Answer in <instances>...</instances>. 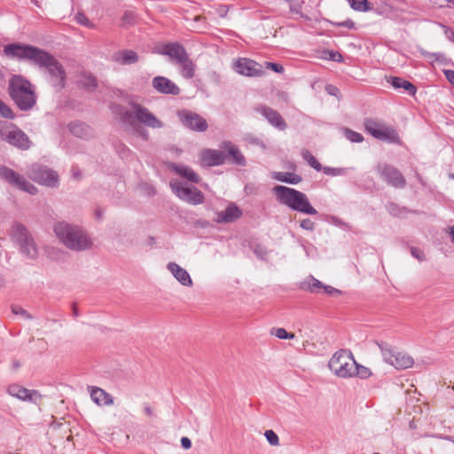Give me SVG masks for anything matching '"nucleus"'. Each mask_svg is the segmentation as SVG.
<instances>
[{
    "label": "nucleus",
    "mask_w": 454,
    "mask_h": 454,
    "mask_svg": "<svg viewBox=\"0 0 454 454\" xmlns=\"http://www.w3.org/2000/svg\"><path fill=\"white\" fill-rule=\"evenodd\" d=\"M301 156L304 160H306L309 165L317 171L322 170V165L317 161V160L310 153V152L307 149H303L301 151Z\"/></svg>",
    "instance_id": "nucleus-34"
},
{
    "label": "nucleus",
    "mask_w": 454,
    "mask_h": 454,
    "mask_svg": "<svg viewBox=\"0 0 454 454\" xmlns=\"http://www.w3.org/2000/svg\"><path fill=\"white\" fill-rule=\"evenodd\" d=\"M326 90L328 91V93L330 95H333V96H336L337 93L339 92V90L336 87L333 86V85L327 86L326 87Z\"/></svg>",
    "instance_id": "nucleus-54"
},
{
    "label": "nucleus",
    "mask_w": 454,
    "mask_h": 454,
    "mask_svg": "<svg viewBox=\"0 0 454 454\" xmlns=\"http://www.w3.org/2000/svg\"><path fill=\"white\" fill-rule=\"evenodd\" d=\"M168 168L180 176L186 178L192 183L198 184L200 182L199 176L188 166L170 163Z\"/></svg>",
    "instance_id": "nucleus-24"
},
{
    "label": "nucleus",
    "mask_w": 454,
    "mask_h": 454,
    "mask_svg": "<svg viewBox=\"0 0 454 454\" xmlns=\"http://www.w3.org/2000/svg\"><path fill=\"white\" fill-rule=\"evenodd\" d=\"M58 239L73 251H84L92 247V240L82 227L67 222H58L53 226Z\"/></svg>",
    "instance_id": "nucleus-2"
},
{
    "label": "nucleus",
    "mask_w": 454,
    "mask_h": 454,
    "mask_svg": "<svg viewBox=\"0 0 454 454\" xmlns=\"http://www.w3.org/2000/svg\"><path fill=\"white\" fill-rule=\"evenodd\" d=\"M265 65L268 68L273 70L276 73H283L284 67L281 65L272 63V62H265Z\"/></svg>",
    "instance_id": "nucleus-46"
},
{
    "label": "nucleus",
    "mask_w": 454,
    "mask_h": 454,
    "mask_svg": "<svg viewBox=\"0 0 454 454\" xmlns=\"http://www.w3.org/2000/svg\"><path fill=\"white\" fill-rule=\"evenodd\" d=\"M9 90L12 100L20 109L26 111L35 106L36 97L32 85L21 76L15 75L11 79Z\"/></svg>",
    "instance_id": "nucleus-5"
},
{
    "label": "nucleus",
    "mask_w": 454,
    "mask_h": 454,
    "mask_svg": "<svg viewBox=\"0 0 454 454\" xmlns=\"http://www.w3.org/2000/svg\"><path fill=\"white\" fill-rule=\"evenodd\" d=\"M20 252L29 259H35L38 255V248L32 236L19 245Z\"/></svg>",
    "instance_id": "nucleus-27"
},
{
    "label": "nucleus",
    "mask_w": 454,
    "mask_h": 454,
    "mask_svg": "<svg viewBox=\"0 0 454 454\" xmlns=\"http://www.w3.org/2000/svg\"><path fill=\"white\" fill-rule=\"evenodd\" d=\"M160 53L168 56L170 59L176 65L180 62H184V60L188 57L184 48L178 43H169L164 45L160 50Z\"/></svg>",
    "instance_id": "nucleus-18"
},
{
    "label": "nucleus",
    "mask_w": 454,
    "mask_h": 454,
    "mask_svg": "<svg viewBox=\"0 0 454 454\" xmlns=\"http://www.w3.org/2000/svg\"><path fill=\"white\" fill-rule=\"evenodd\" d=\"M194 20H195V21L200 20V16H197V17H195V19H194Z\"/></svg>",
    "instance_id": "nucleus-61"
},
{
    "label": "nucleus",
    "mask_w": 454,
    "mask_h": 454,
    "mask_svg": "<svg viewBox=\"0 0 454 454\" xmlns=\"http://www.w3.org/2000/svg\"><path fill=\"white\" fill-rule=\"evenodd\" d=\"M300 226L307 231H313L315 229V223L310 219H303L300 223Z\"/></svg>",
    "instance_id": "nucleus-45"
},
{
    "label": "nucleus",
    "mask_w": 454,
    "mask_h": 454,
    "mask_svg": "<svg viewBox=\"0 0 454 454\" xmlns=\"http://www.w3.org/2000/svg\"><path fill=\"white\" fill-rule=\"evenodd\" d=\"M181 75L185 79H192L195 75V64L187 57L184 62L177 64Z\"/></svg>",
    "instance_id": "nucleus-31"
},
{
    "label": "nucleus",
    "mask_w": 454,
    "mask_h": 454,
    "mask_svg": "<svg viewBox=\"0 0 454 454\" xmlns=\"http://www.w3.org/2000/svg\"><path fill=\"white\" fill-rule=\"evenodd\" d=\"M27 175L39 184L49 187L56 186L59 182V176L55 171L39 164L33 165Z\"/></svg>",
    "instance_id": "nucleus-11"
},
{
    "label": "nucleus",
    "mask_w": 454,
    "mask_h": 454,
    "mask_svg": "<svg viewBox=\"0 0 454 454\" xmlns=\"http://www.w3.org/2000/svg\"><path fill=\"white\" fill-rule=\"evenodd\" d=\"M221 147L224 150H226L230 156L233 158V160L236 164L244 166L246 164V160L239 148L234 145L230 141H224L222 143Z\"/></svg>",
    "instance_id": "nucleus-28"
},
{
    "label": "nucleus",
    "mask_w": 454,
    "mask_h": 454,
    "mask_svg": "<svg viewBox=\"0 0 454 454\" xmlns=\"http://www.w3.org/2000/svg\"><path fill=\"white\" fill-rule=\"evenodd\" d=\"M329 369L340 378L354 377L356 360L350 351L340 350L333 354L328 363Z\"/></svg>",
    "instance_id": "nucleus-6"
},
{
    "label": "nucleus",
    "mask_w": 454,
    "mask_h": 454,
    "mask_svg": "<svg viewBox=\"0 0 454 454\" xmlns=\"http://www.w3.org/2000/svg\"><path fill=\"white\" fill-rule=\"evenodd\" d=\"M95 217L98 220H101L103 218L104 212L100 208H97L94 212Z\"/></svg>",
    "instance_id": "nucleus-56"
},
{
    "label": "nucleus",
    "mask_w": 454,
    "mask_h": 454,
    "mask_svg": "<svg viewBox=\"0 0 454 454\" xmlns=\"http://www.w3.org/2000/svg\"><path fill=\"white\" fill-rule=\"evenodd\" d=\"M7 392L13 397L33 403H36L42 396L37 390H30L17 384L9 386Z\"/></svg>",
    "instance_id": "nucleus-16"
},
{
    "label": "nucleus",
    "mask_w": 454,
    "mask_h": 454,
    "mask_svg": "<svg viewBox=\"0 0 454 454\" xmlns=\"http://www.w3.org/2000/svg\"><path fill=\"white\" fill-rule=\"evenodd\" d=\"M178 117L182 123L192 130L203 132L207 129V121L196 113L181 111Z\"/></svg>",
    "instance_id": "nucleus-14"
},
{
    "label": "nucleus",
    "mask_w": 454,
    "mask_h": 454,
    "mask_svg": "<svg viewBox=\"0 0 454 454\" xmlns=\"http://www.w3.org/2000/svg\"><path fill=\"white\" fill-rule=\"evenodd\" d=\"M75 20L76 21L79 23V24H82L83 26H86V27H92V24L91 22L88 20V18L82 14V13H78L76 16H75Z\"/></svg>",
    "instance_id": "nucleus-44"
},
{
    "label": "nucleus",
    "mask_w": 454,
    "mask_h": 454,
    "mask_svg": "<svg viewBox=\"0 0 454 454\" xmlns=\"http://www.w3.org/2000/svg\"><path fill=\"white\" fill-rule=\"evenodd\" d=\"M411 253L412 256L415 257L416 259H418L419 261L422 262L425 260V254L421 250H419L416 247H412L411 249Z\"/></svg>",
    "instance_id": "nucleus-47"
},
{
    "label": "nucleus",
    "mask_w": 454,
    "mask_h": 454,
    "mask_svg": "<svg viewBox=\"0 0 454 454\" xmlns=\"http://www.w3.org/2000/svg\"><path fill=\"white\" fill-rule=\"evenodd\" d=\"M169 185L175 195L188 204L200 205L205 200L204 194L198 188L185 185L178 179H172Z\"/></svg>",
    "instance_id": "nucleus-8"
},
{
    "label": "nucleus",
    "mask_w": 454,
    "mask_h": 454,
    "mask_svg": "<svg viewBox=\"0 0 454 454\" xmlns=\"http://www.w3.org/2000/svg\"><path fill=\"white\" fill-rule=\"evenodd\" d=\"M388 82L395 89H404L410 95H414L416 93V87L410 82L400 77H390L388 79Z\"/></svg>",
    "instance_id": "nucleus-30"
},
{
    "label": "nucleus",
    "mask_w": 454,
    "mask_h": 454,
    "mask_svg": "<svg viewBox=\"0 0 454 454\" xmlns=\"http://www.w3.org/2000/svg\"><path fill=\"white\" fill-rule=\"evenodd\" d=\"M254 253L257 254L258 257H260L262 259L266 254L265 249L263 247H257L256 248H254Z\"/></svg>",
    "instance_id": "nucleus-53"
},
{
    "label": "nucleus",
    "mask_w": 454,
    "mask_h": 454,
    "mask_svg": "<svg viewBox=\"0 0 454 454\" xmlns=\"http://www.w3.org/2000/svg\"><path fill=\"white\" fill-rule=\"evenodd\" d=\"M91 400L98 406L112 405L114 398L110 394L98 387H88Z\"/></svg>",
    "instance_id": "nucleus-22"
},
{
    "label": "nucleus",
    "mask_w": 454,
    "mask_h": 454,
    "mask_svg": "<svg viewBox=\"0 0 454 454\" xmlns=\"http://www.w3.org/2000/svg\"><path fill=\"white\" fill-rule=\"evenodd\" d=\"M68 129L70 132L80 138H90L93 136V131L87 124L80 121H73L69 123Z\"/></svg>",
    "instance_id": "nucleus-25"
},
{
    "label": "nucleus",
    "mask_w": 454,
    "mask_h": 454,
    "mask_svg": "<svg viewBox=\"0 0 454 454\" xmlns=\"http://www.w3.org/2000/svg\"><path fill=\"white\" fill-rule=\"evenodd\" d=\"M144 411H145V415L148 416V417H153L154 416L153 410L149 405H145L144 407Z\"/></svg>",
    "instance_id": "nucleus-55"
},
{
    "label": "nucleus",
    "mask_w": 454,
    "mask_h": 454,
    "mask_svg": "<svg viewBox=\"0 0 454 454\" xmlns=\"http://www.w3.org/2000/svg\"><path fill=\"white\" fill-rule=\"evenodd\" d=\"M120 120L126 128L140 134L144 138L147 137V134L137 125V122L153 129H160L163 126L153 113L137 104H133L130 111L121 112Z\"/></svg>",
    "instance_id": "nucleus-3"
},
{
    "label": "nucleus",
    "mask_w": 454,
    "mask_h": 454,
    "mask_svg": "<svg viewBox=\"0 0 454 454\" xmlns=\"http://www.w3.org/2000/svg\"><path fill=\"white\" fill-rule=\"evenodd\" d=\"M73 313H74V315L75 317H77V316H78V311H77V309H76V307H75V306H74V308H73Z\"/></svg>",
    "instance_id": "nucleus-58"
},
{
    "label": "nucleus",
    "mask_w": 454,
    "mask_h": 454,
    "mask_svg": "<svg viewBox=\"0 0 454 454\" xmlns=\"http://www.w3.org/2000/svg\"><path fill=\"white\" fill-rule=\"evenodd\" d=\"M122 20L123 22H125L126 24H130L133 22L134 20V14L132 12H126L124 15H123V18H122Z\"/></svg>",
    "instance_id": "nucleus-49"
},
{
    "label": "nucleus",
    "mask_w": 454,
    "mask_h": 454,
    "mask_svg": "<svg viewBox=\"0 0 454 454\" xmlns=\"http://www.w3.org/2000/svg\"><path fill=\"white\" fill-rule=\"evenodd\" d=\"M233 67L237 73L246 76H262L264 74L262 67L249 59H239Z\"/></svg>",
    "instance_id": "nucleus-15"
},
{
    "label": "nucleus",
    "mask_w": 454,
    "mask_h": 454,
    "mask_svg": "<svg viewBox=\"0 0 454 454\" xmlns=\"http://www.w3.org/2000/svg\"><path fill=\"white\" fill-rule=\"evenodd\" d=\"M344 135L347 139L353 143H360L364 139L363 136L360 133L351 130L349 129H344Z\"/></svg>",
    "instance_id": "nucleus-38"
},
{
    "label": "nucleus",
    "mask_w": 454,
    "mask_h": 454,
    "mask_svg": "<svg viewBox=\"0 0 454 454\" xmlns=\"http://www.w3.org/2000/svg\"><path fill=\"white\" fill-rule=\"evenodd\" d=\"M447 2L451 3L454 4V0H447Z\"/></svg>",
    "instance_id": "nucleus-62"
},
{
    "label": "nucleus",
    "mask_w": 454,
    "mask_h": 454,
    "mask_svg": "<svg viewBox=\"0 0 454 454\" xmlns=\"http://www.w3.org/2000/svg\"><path fill=\"white\" fill-rule=\"evenodd\" d=\"M0 116L6 119H13L15 116L12 110L2 100H0Z\"/></svg>",
    "instance_id": "nucleus-40"
},
{
    "label": "nucleus",
    "mask_w": 454,
    "mask_h": 454,
    "mask_svg": "<svg viewBox=\"0 0 454 454\" xmlns=\"http://www.w3.org/2000/svg\"><path fill=\"white\" fill-rule=\"evenodd\" d=\"M114 59L117 62L122 65H129L136 63L138 60V56L133 51L124 50L117 52Z\"/></svg>",
    "instance_id": "nucleus-29"
},
{
    "label": "nucleus",
    "mask_w": 454,
    "mask_h": 454,
    "mask_svg": "<svg viewBox=\"0 0 454 454\" xmlns=\"http://www.w3.org/2000/svg\"><path fill=\"white\" fill-rule=\"evenodd\" d=\"M0 140L21 150H27L31 145L27 134L12 124L0 127Z\"/></svg>",
    "instance_id": "nucleus-9"
},
{
    "label": "nucleus",
    "mask_w": 454,
    "mask_h": 454,
    "mask_svg": "<svg viewBox=\"0 0 454 454\" xmlns=\"http://www.w3.org/2000/svg\"><path fill=\"white\" fill-rule=\"evenodd\" d=\"M376 344L381 351L384 362L395 369L405 370L413 365L414 359L409 354L395 350L385 341H378Z\"/></svg>",
    "instance_id": "nucleus-7"
},
{
    "label": "nucleus",
    "mask_w": 454,
    "mask_h": 454,
    "mask_svg": "<svg viewBox=\"0 0 454 454\" xmlns=\"http://www.w3.org/2000/svg\"><path fill=\"white\" fill-rule=\"evenodd\" d=\"M372 372L369 368L360 365L356 362V371L354 376H358L361 379H367L371 376Z\"/></svg>",
    "instance_id": "nucleus-39"
},
{
    "label": "nucleus",
    "mask_w": 454,
    "mask_h": 454,
    "mask_svg": "<svg viewBox=\"0 0 454 454\" xmlns=\"http://www.w3.org/2000/svg\"><path fill=\"white\" fill-rule=\"evenodd\" d=\"M336 55H337V53H333V54L332 55V57H331V58H332V59L336 60V59H336ZM338 56H339V58H340V54H338Z\"/></svg>",
    "instance_id": "nucleus-59"
},
{
    "label": "nucleus",
    "mask_w": 454,
    "mask_h": 454,
    "mask_svg": "<svg viewBox=\"0 0 454 454\" xmlns=\"http://www.w3.org/2000/svg\"><path fill=\"white\" fill-rule=\"evenodd\" d=\"M267 438L269 443L272 446H277L279 443V439L277 434L272 430H267L264 434Z\"/></svg>",
    "instance_id": "nucleus-41"
},
{
    "label": "nucleus",
    "mask_w": 454,
    "mask_h": 454,
    "mask_svg": "<svg viewBox=\"0 0 454 454\" xmlns=\"http://www.w3.org/2000/svg\"><path fill=\"white\" fill-rule=\"evenodd\" d=\"M0 177L19 190L32 195L37 193V188L35 185L27 182L19 173L5 166H0Z\"/></svg>",
    "instance_id": "nucleus-10"
},
{
    "label": "nucleus",
    "mask_w": 454,
    "mask_h": 454,
    "mask_svg": "<svg viewBox=\"0 0 454 454\" xmlns=\"http://www.w3.org/2000/svg\"><path fill=\"white\" fill-rule=\"evenodd\" d=\"M181 445L184 449L188 450L192 447V442L188 437H182Z\"/></svg>",
    "instance_id": "nucleus-50"
},
{
    "label": "nucleus",
    "mask_w": 454,
    "mask_h": 454,
    "mask_svg": "<svg viewBox=\"0 0 454 454\" xmlns=\"http://www.w3.org/2000/svg\"><path fill=\"white\" fill-rule=\"evenodd\" d=\"M4 286V279L0 277V287Z\"/></svg>",
    "instance_id": "nucleus-60"
},
{
    "label": "nucleus",
    "mask_w": 454,
    "mask_h": 454,
    "mask_svg": "<svg viewBox=\"0 0 454 454\" xmlns=\"http://www.w3.org/2000/svg\"><path fill=\"white\" fill-rule=\"evenodd\" d=\"M322 170L327 176H344L348 173V168H332V167H322Z\"/></svg>",
    "instance_id": "nucleus-36"
},
{
    "label": "nucleus",
    "mask_w": 454,
    "mask_h": 454,
    "mask_svg": "<svg viewBox=\"0 0 454 454\" xmlns=\"http://www.w3.org/2000/svg\"><path fill=\"white\" fill-rule=\"evenodd\" d=\"M242 215V211L234 204L230 205L224 210L217 212L215 221L219 223H231Z\"/></svg>",
    "instance_id": "nucleus-23"
},
{
    "label": "nucleus",
    "mask_w": 454,
    "mask_h": 454,
    "mask_svg": "<svg viewBox=\"0 0 454 454\" xmlns=\"http://www.w3.org/2000/svg\"><path fill=\"white\" fill-rule=\"evenodd\" d=\"M350 7L357 12H367L371 9L367 0H348Z\"/></svg>",
    "instance_id": "nucleus-35"
},
{
    "label": "nucleus",
    "mask_w": 454,
    "mask_h": 454,
    "mask_svg": "<svg viewBox=\"0 0 454 454\" xmlns=\"http://www.w3.org/2000/svg\"><path fill=\"white\" fill-rule=\"evenodd\" d=\"M375 171L388 185L395 188H403L406 184L402 173L391 165L379 163L375 167Z\"/></svg>",
    "instance_id": "nucleus-12"
},
{
    "label": "nucleus",
    "mask_w": 454,
    "mask_h": 454,
    "mask_svg": "<svg viewBox=\"0 0 454 454\" xmlns=\"http://www.w3.org/2000/svg\"><path fill=\"white\" fill-rule=\"evenodd\" d=\"M324 284L319 281L318 279L315 278L312 276H309L305 279V281L302 284V288L305 290H309L311 293L318 294L323 290Z\"/></svg>",
    "instance_id": "nucleus-33"
},
{
    "label": "nucleus",
    "mask_w": 454,
    "mask_h": 454,
    "mask_svg": "<svg viewBox=\"0 0 454 454\" xmlns=\"http://www.w3.org/2000/svg\"><path fill=\"white\" fill-rule=\"evenodd\" d=\"M340 26L350 28V27H353L354 23L352 20H348L340 23Z\"/></svg>",
    "instance_id": "nucleus-57"
},
{
    "label": "nucleus",
    "mask_w": 454,
    "mask_h": 454,
    "mask_svg": "<svg viewBox=\"0 0 454 454\" xmlns=\"http://www.w3.org/2000/svg\"><path fill=\"white\" fill-rule=\"evenodd\" d=\"M31 234L28 232L27 229L20 223H15L12 226L10 237L12 240L19 245L22 241H26Z\"/></svg>",
    "instance_id": "nucleus-26"
},
{
    "label": "nucleus",
    "mask_w": 454,
    "mask_h": 454,
    "mask_svg": "<svg viewBox=\"0 0 454 454\" xmlns=\"http://www.w3.org/2000/svg\"><path fill=\"white\" fill-rule=\"evenodd\" d=\"M279 203L289 208L306 215H317V211L311 206L307 195L298 190L283 185L273 188Z\"/></svg>",
    "instance_id": "nucleus-4"
},
{
    "label": "nucleus",
    "mask_w": 454,
    "mask_h": 454,
    "mask_svg": "<svg viewBox=\"0 0 454 454\" xmlns=\"http://www.w3.org/2000/svg\"><path fill=\"white\" fill-rule=\"evenodd\" d=\"M273 178L292 184H297L301 181V177L296 174L290 172H274Z\"/></svg>",
    "instance_id": "nucleus-32"
},
{
    "label": "nucleus",
    "mask_w": 454,
    "mask_h": 454,
    "mask_svg": "<svg viewBox=\"0 0 454 454\" xmlns=\"http://www.w3.org/2000/svg\"><path fill=\"white\" fill-rule=\"evenodd\" d=\"M153 87L160 93L178 95L180 93L179 87L171 80L164 76H156L152 82Z\"/></svg>",
    "instance_id": "nucleus-17"
},
{
    "label": "nucleus",
    "mask_w": 454,
    "mask_h": 454,
    "mask_svg": "<svg viewBox=\"0 0 454 454\" xmlns=\"http://www.w3.org/2000/svg\"><path fill=\"white\" fill-rule=\"evenodd\" d=\"M364 125L367 132L377 139L390 143L399 142L398 134L392 129L382 127L372 120H367Z\"/></svg>",
    "instance_id": "nucleus-13"
},
{
    "label": "nucleus",
    "mask_w": 454,
    "mask_h": 454,
    "mask_svg": "<svg viewBox=\"0 0 454 454\" xmlns=\"http://www.w3.org/2000/svg\"><path fill=\"white\" fill-rule=\"evenodd\" d=\"M323 290L325 294H327L331 296L337 295L340 293L338 289H336L331 286H325V285L324 286Z\"/></svg>",
    "instance_id": "nucleus-48"
},
{
    "label": "nucleus",
    "mask_w": 454,
    "mask_h": 454,
    "mask_svg": "<svg viewBox=\"0 0 454 454\" xmlns=\"http://www.w3.org/2000/svg\"><path fill=\"white\" fill-rule=\"evenodd\" d=\"M446 233L449 235L450 242L454 245V226H449L446 229Z\"/></svg>",
    "instance_id": "nucleus-52"
},
{
    "label": "nucleus",
    "mask_w": 454,
    "mask_h": 454,
    "mask_svg": "<svg viewBox=\"0 0 454 454\" xmlns=\"http://www.w3.org/2000/svg\"><path fill=\"white\" fill-rule=\"evenodd\" d=\"M258 112L264 118H266L273 127L278 129L279 130H285L286 129V123L285 120L276 110L268 106H261L258 108Z\"/></svg>",
    "instance_id": "nucleus-21"
},
{
    "label": "nucleus",
    "mask_w": 454,
    "mask_h": 454,
    "mask_svg": "<svg viewBox=\"0 0 454 454\" xmlns=\"http://www.w3.org/2000/svg\"><path fill=\"white\" fill-rule=\"evenodd\" d=\"M12 312L15 315H20L24 317L25 318H31V316L21 307L18 305L12 306Z\"/></svg>",
    "instance_id": "nucleus-43"
},
{
    "label": "nucleus",
    "mask_w": 454,
    "mask_h": 454,
    "mask_svg": "<svg viewBox=\"0 0 454 454\" xmlns=\"http://www.w3.org/2000/svg\"><path fill=\"white\" fill-rule=\"evenodd\" d=\"M82 85L88 90H93L97 87V80L94 76H85L82 81Z\"/></svg>",
    "instance_id": "nucleus-42"
},
{
    "label": "nucleus",
    "mask_w": 454,
    "mask_h": 454,
    "mask_svg": "<svg viewBox=\"0 0 454 454\" xmlns=\"http://www.w3.org/2000/svg\"><path fill=\"white\" fill-rule=\"evenodd\" d=\"M4 51L8 57L27 59L40 67L46 68L52 85L58 89L64 87L66 73L63 67L52 55L45 51L31 45L11 43L4 47Z\"/></svg>",
    "instance_id": "nucleus-1"
},
{
    "label": "nucleus",
    "mask_w": 454,
    "mask_h": 454,
    "mask_svg": "<svg viewBox=\"0 0 454 454\" xmlns=\"http://www.w3.org/2000/svg\"><path fill=\"white\" fill-rule=\"evenodd\" d=\"M168 270L172 274V276L178 281L182 286L186 287H191L193 285L192 279L188 273V271L182 268L179 264L176 262H168L167 264Z\"/></svg>",
    "instance_id": "nucleus-20"
},
{
    "label": "nucleus",
    "mask_w": 454,
    "mask_h": 454,
    "mask_svg": "<svg viewBox=\"0 0 454 454\" xmlns=\"http://www.w3.org/2000/svg\"><path fill=\"white\" fill-rule=\"evenodd\" d=\"M272 334L281 340H293L295 335L291 333H287L285 328H274L272 329Z\"/></svg>",
    "instance_id": "nucleus-37"
},
{
    "label": "nucleus",
    "mask_w": 454,
    "mask_h": 454,
    "mask_svg": "<svg viewBox=\"0 0 454 454\" xmlns=\"http://www.w3.org/2000/svg\"><path fill=\"white\" fill-rule=\"evenodd\" d=\"M444 74L448 81L454 85V71L452 70H445Z\"/></svg>",
    "instance_id": "nucleus-51"
},
{
    "label": "nucleus",
    "mask_w": 454,
    "mask_h": 454,
    "mask_svg": "<svg viewBox=\"0 0 454 454\" xmlns=\"http://www.w3.org/2000/svg\"><path fill=\"white\" fill-rule=\"evenodd\" d=\"M200 163L203 166H218L224 162L225 156L223 152L213 149H205L200 153Z\"/></svg>",
    "instance_id": "nucleus-19"
}]
</instances>
